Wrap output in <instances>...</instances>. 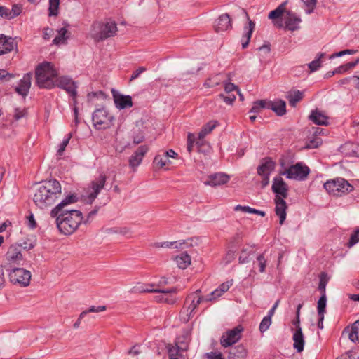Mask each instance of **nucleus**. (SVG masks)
I'll list each match as a JSON object with an SVG mask.
<instances>
[{
  "label": "nucleus",
  "instance_id": "1",
  "mask_svg": "<svg viewBox=\"0 0 359 359\" xmlns=\"http://www.w3.org/2000/svg\"><path fill=\"white\" fill-rule=\"evenodd\" d=\"M61 193V185L57 180L43 181L38 184L33 201L39 208L43 209L54 204Z\"/></svg>",
  "mask_w": 359,
  "mask_h": 359
},
{
  "label": "nucleus",
  "instance_id": "2",
  "mask_svg": "<svg viewBox=\"0 0 359 359\" xmlns=\"http://www.w3.org/2000/svg\"><path fill=\"white\" fill-rule=\"evenodd\" d=\"M55 217L59 231L65 235L74 232L83 219L81 212L77 210H65V212H61Z\"/></svg>",
  "mask_w": 359,
  "mask_h": 359
},
{
  "label": "nucleus",
  "instance_id": "3",
  "mask_svg": "<svg viewBox=\"0 0 359 359\" xmlns=\"http://www.w3.org/2000/svg\"><path fill=\"white\" fill-rule=\"evenodd\" d=\"M272 190L276 194L274 198L276 213L280 218V224H283L286 218L287 204L285 198L288 196V185L280 177H276L273 180Z\"/></svg>",
  "mask_w": 359,
  "mask_h": 359
},
{
  "label": "nucleus",
  "instance_id": "4",
  "mask_svg": "<svg viewBox=\"0 0 359 359\" xmlns=\"http://www.w3.org/2000/svg\"><path fill=\"white\" fill-rule=\"evenodd\" d=\"M35 74L37 85L40 88H52L56 86L57 72L50 62H45L39 65Z\"/></svg>",
  "mask_w": 359,
  "mask_h": 359
},
{
  "label": "nucleus",
  "instance_id": "5",
  "mask_svg": "<svg viewBox=\"0 0 359 359\" xmlns=\"http://www.w3.org/2000/svg\"><path fill=\"white\" fill-rule=\"evenodd\" d=\"M325 191L334 196H341L353 191V187L344 178L337 177L328 180L323 184Z\"/></svg>",
  "mask_w": 359,
  "mask_h": 359
},
{
  "label": "nucleus",
  "instance_id": "6",
  "mask_svg": "<svg viewBox=\"0 0 359 359\" xmlns=\"http://www.w3.org/2000/svg\"><path fill=\"white\" fill-rule=\"evenodd\" d=\"M117 32L116 24L114 22L101 23L99 22L93 23L90 35L95 41H103L113 36Z\"/></svg>",
  "mask_w": 359,
  "mask_h": 359
},
{
  "label": "nucleus",
  "instance_id": "7",
  "mask_svg": "<svg viewBox=\"0 0 359 359\" xmlns=\"http://www.w3.org/2000/svg\"><path fill=\"white\" fill-rule=\"evenodd\" d=\"M94 127L97 130L107 129L113 125L114 116L104 108L96 109L92 116Z\"/></svg>",
  "mask_w": 359,
  "mask_h": 359
},
{
  "label": "nucleus",
  "instance_id": "8",
  "mask_svg": "<svg viewBox=\"0 0 359 359\" xmlns=\"http://www.w3.org/2000/svg\"><path fill=\"white\" fill-rule=\"evenodd\" d=\"M150 287L139 289L140 292H158L161 293L155 297L156 302H164L168 304H173L177 300V288L173 287L170 290H163L158 288H154L155 285L152 284L149 285Z\"/></svg>",
  "mask_w": 359,
  "mask_h": 359
},
{
  "label": "nucleus",
  "instance_id": "9",
  "mask_svg": "<svg viewBox=\"0 0 359 359\" xmlns=\"http://www.w3.org/2000/svg\"><path fill=\"white\" fill-rule=\"evenodd\" d=\"M309 172V168L304 163L299 162L285 169L282 172V175H286L288 179L304 180L308 177Z\"/></svg>",
  "mask_w": 359,
  "mask_h": 359
},
{
  "label": "nucleus",
  "instance_id": "10",
  "mask_svg": "<svg viewBox=\"0 0 359 359\" xmlns=\"http://www.w3.org/2000/svg\"><path fill=\"white\" fill-rule=\"evenodd\" d=\"M106 180V175L101 174L90 182L87 191L88 196L86 199V203L90 204L94 201L100 191L104 188Z\"/></svg>",
  "mask_w": 359,
  "mask_h": 359
},
{
  "label": "nucleus",
  "instance_id": "11",
  "mask_svg": "<svg viewBox=\"0 0 359 359\" xmlns=\"http://www.w3.org/2000/svg\"><path fill=\"white\" fill-rule=\"evenodd\" d=\"M8 276L12 283L25 287L29 284L31 273L22 268H14L10 271Z\"/></svg>",
  "mask_w": 359,
  "mask_h": 359
},
{
  "label": "nucleus",
  "instance_id": "12",
  "mask_svg": "<svg viewBox=\"0 0 359 359\" xmlns=\"http://www.w3.org/2000/svg\"><path fill=\"white\" fill-rule=\"evenodd\" d=\"M56 86L65 90L72 98L76 104V97L77 95V83L68 76L57 77L55 80Z\"/></svg>",
  "mask_w": 359,
  "mask_h": 359
},
{
  "label": "nucleus",
  "instance_id": "13",
  "mask_svg": "<svg viewBox=\"0 0 359 359\" xmlns=\"http://www.w3.org/2000/svg\"><path fill=\"white\" fill-rule=\"evenodd\" d=\"M275 168V163L270 158H264L257 168V174L262 177L261 184L265 187L269 184V177Z\"/></svg>",
  "mask_w": 359,
  "mask_h": 359
},
{
  "label": "nucleus",
  "instance_id": "14",
  "mask_svg": "<svg viewBox=\"0 0 359 359\" xmlns=\"http://www.w3.org/2000/svg\"><path fill=\"white\" fill-rule=\"evenodd\" d=\"M192 242V238L181 242V269H187L191 263V255L194 254Z\"/></svg>",
  "mask_w": 359,
  "mask_h": 359
},
{
  "label": "nucleus",
  "instance_id": "15",
  "mask_svg": "<svg viewBox=\"0 0 359 359\" xmlns=\"http://www.w3.org/2000/svg\"><path fill=\"white\" fill-rule=\"evenodd\" d=\"M243 327L238 325L232 330L226 331L221 338V344L227 347L236 343L241 337Z\"/></svg>",
  "mask_w": 359,
  "mask_h": 359
},
{
  "label": "nucleus",
  "instance_id": "16",
  "mask_svg": "<svg viewBox=\"0 0 359 359\" xmlns=\"http://www.w3.org/2000/svg\"><path fill=\"white\" fill-rule=\"evenodd\" d=\"M300 18L295 13L288 11L285 13L283 21L282 22H276L278 27H285L290 31H294L299 28V23L301 22Z\"/></svg>",
  "mask_w": 359,
  "mask_h": 359
},
{
  "label": "nucleus",
  "instance_id": "17",
  "mask_svg": "<svg viewBox=\"0 0 359 359\" xmlns=\"http://www.w3.org/2000/svg\"><path fill=\"white\" fill-rule=\"evenodd\" d=\"M196 143L198 152L208 153L210 150V145L204 140V139L196 138L193 133H189L187 136V151L191 153Z\"/></svg>",
  "mask_w": 359,
  "mask_h": 359
},
{
  "label": "nucleus",
  "instance_id": "18",
  "mask_svg": "<svg viewBox=\"0 0 359 359\" xmlns=\"http://www.w3.org/2000/svg\"><path fill=\"white\" fill-rule=\"evenodd\" d=\"M229 180V176L224 173L218 172L210 175L203 179V183L205 185L216 187L224 184Z\"/></svg>",
  "mask_w": 359,
  "mask_h": 359
},
{
  "label": "nucleus",
  "instance_id": "19",
  "mask_svg": "<svg viewBox=\"0 0 359 359\" xmlns=\"http://www.w3.org/2000/svg\"><path fill=\"white\" fill-rule=\"evenodd\" d=\"M148 151V146H140L129 158L130 167H131L133 169H135L142 163L143 157L147 153Z\"/></svg>",
  "mask_w": 359,
  "mask_h": 359
},
{
  "label": "nucleus",
  "instance_id": "20",
  "mask_svg": "<svg viewBox=\"0 0 359 359\" xmlns=\"http://www.w3.org/2000/svg\"><path fill=\"white\" fill-rule=\"evenodd\" d=\"M201 291L198 290L187 297L184 304V309H187V311L191 314L201 302Z\"/></svg>",
  "mask_w": 359,
  "mask_h": 359
},
{
  "label": "nucleus",
  "instance_id": "21",
  "mask_svg": "<svg viewBox=\"0 0 359 359\" xmlns=\"http://www.w3.org/2000/svg\"><path fill=\"white\" fill-rule=\"evenodd\" d=\"M77 197L74 194H71L63 199L56 207H55L50 212L52 217L57 216L59 213L65 212V210H69L67 206L72 203L76 202Z\"/></svg>",
  "mask_w": 359,
  "mask_h": 359
},
{
  "label": "nucleus",
  "instance_id": "22",
  "mask_svg": "<svg viewBox=\"0 0 359 359\" xmlns=\"http://www.w3.org/2000/svg\"><path fill=\"white\" fill-rule=\"evenodd\" d=\"M112 94L114 103L117 108L123 109L133 106L132 98L130 95H123L115 90H112Z\"/></svg>",
  "mask_w": 359,
  "mask_h": 359
},
{
  "label": "nucleus",
  "instance_id": "23",
  "mask_svg": "<svg viewBox=\"0 0 359 359\" xmlns=\"http://www.w3.org/2000/svg\"><path fill=\"white\" fill-rule=\"evenodd\" d=\"M231 27V18L226 13L221 15L214 24V29L216 32L227 31Z\"/></svg>",
  "mask_w": 359,
  "mask_h": 359
},
{
  "label": "nucleus",
  "instance_id": "24",
  "mask_svg": "<svg viewBox=\"0 0 359 359\" xmlns=\"http://www.w3.org/2000/svg\"><path fill=\"white\" fill-rule=\"evenodd\" d=\"M32 82V74L28 73L23 76L20 81L18 86L15 88V91L20 95L25 97L29 92Z\"/></svg>",
  "mask_w": 359,
  "mask_h": 359
},
{
  "label": "nucleus",
  "instance_id": "25",
  "mask_svg": "<svg viewBox=\"0 0 359 359\" xmlns=\"http://www.w3.org/2000/svg\"><path fill=\"white\" fill-rule=\"evenodd\" d=\"M16 44L11 37L0 34V55L11 52Z\"/></svg>",
  "mask_w": 359,
  "mask_h": 359
},
{
  "label": "nucleus",
  "instance_id": "26",
  "mask_svg": "<svg viewBox=\"0 0 359 359\" xmlns=\"http://www.w3.org/2000/svg\"><path fill=\"white\" fill-rule=\"evenodd\" d=\"M292 333L293 347L298 353H301L304 350L305 344L302 329L294 330Z\"/></svg>",
  "mask_w": 359,
  "mask_h": 359
},
{
  "label": "nucleus",
  "instance_id": "27",
  "mask_svg": "<svg viewBox=\"0 0 359 359\" xmlns=\"http://www.w3.org/2000/svg\"><path fill=\"white\" fill-rule=\"evenodd\" d=\"M309 119L316 125L326 126L328 123V116L323 111L318 109L311 111Z\"/></svg>",
  "mask_w": 359,
  "mask_h": 359
},
{
  "label": "nucleus",
  "instance_id": "28",
  "mask_svg": "<svg viewBox=\"0 0 359 359\" xmlns=\"http://www.w3.org/2000/svg\"><path fill=\"white\" fill-rule=\"evenodd\" d=\"M348 334V337L351 341L358 343L359 341V320H356L351 327H346L343 332V334Z\"/></svg>",
  "mask_w": 359,
  "mask_h": 359
},
{
  "label": "nucleus",
  "instance_id": "29",
  "mask_svg": "<svg viewBox=\"0 0 359 359\" xmlns=\"http://www.w3.org/2000/svg\"><path fill=\"white\" fill-rule=\"evenodd\" d=\"M6 259L10 262H18L22 259V255L19 247L11 246L6 255Z\"/></svg>",
  "mask_w": 359,
  "mask_h": 359
},
{
  "label": "nucleus",
  "instance_id": "30",
  "mask_svg": "<svg viewBox=\"0 0 359 359\" xmlns=\"http://www.w3.org/2000/svg\"><path fill=\"white\" fill-rule=\"evenodd\" d=\"M233 285V280H227L222 283L216 290H215L211 294L210 297L208 300L215 299L221 297L224 292H227L229 289Z\"/></svg>",
  "mask_w": 359,
  "mask_h": 359
},
{
  "label": "nucleus",
  "instance_id": "31",
  "mask_svg": "<svg viewBox=\"0 0 359 359\" xmlns=\"http://www.w3.org/2000/svg\"><path fill=\"white\" fill-rule=\"evenodd\" d=\"M254 29L255 23L249 20L248 25L244 27V32L241 39L243 48H247Z\"/></svg>",
  "mask_w": 359,
  "mask_h": 359
},
{
  "label": "nucleus",
  "instance_id": "32",
  "mask_svg": "<svg viewBox=\"0 0 359 359\" xmlns=\"http://www.w3.org/2000/svg\"><path fill=\"white\" fill-rule=\"evenodd\" d=\"M257 248L255 245L246 244L245 245L241 252L239 256L240 263H246L248 262V257L256 251Z\"/></svg>",
  "mask_w": 359,
  "mask_h": 359
},
{
  "label": "nucleus",
  "instance_id": "33",
  "mask_svg": "<svg viewBox=\"0 0 359 359\" xmlns=\"http://www.w3.org/2000/svg\"><path fill=\"white\" fill-rule=\"evenodd\" d=\"M70 33L68 32L67 29L64 27L57 30V34L53 41L55 45H60L66 43L67 40L69 38Z\"/></svg>",
  "mask_w": 359,
  "mask_h": 359
},
{
  "label": "nucleus",
  "instance_id": "34",
  "mask_svg": "<svg viewBox=\"0 0 359 359\" xmlns=\"http://www.w3.org/2000/svg\"><path fill=\"white\" fill-rule=\"evenodd\" d=\"M269 104H270V106L268 107V109H272L273 111H275L278 115L282 116L285 114L286 110V104L285 102L283 100H277L274 102L269 101Z\"/></svg>",
  "mask_w": 359,
  "mask_h": 359
},
{
  "label": "nucleus",
  "instance_id": "35",
  "mask_svg": "<svg viewBox=\"0 0 359 359\" xmlns=\"http://www.w3.org/2000/svg\"><path fill=\"white\" fill-rule=\"evenodd\" d=\"M287 12H288V11H285L284 5L281 4L276 9L269 13V18L272 20H277L276 23L277 22H282L283 21L285 13Z\"/></svg>",
  "mask_w": 359,
  "mask_h": 359
},
{
  "label": "nucleus",
  "instance_id": "36",
  "mask_svg": "<svg viewBox=\"0 0 359 359\" xmlns=\"http://www.w3.org/2000/svg\"><path fill=\"white\" fill-rule=\"evenodd\" d=\"M172 163L170 159H169L163 152L162 154H158L156 155L154 159V164L158 168H163L166 165H169Z\"/></svg>",
  "mask_w": 359,
  "mask_h": 359
},
{
  "label": "nucleus",
  "instance_id": "37",
  "mask_svg": "<svg viewBox=\"0 0 359 359\" xmlns=\"http://www.w3.org/2000/svg\"><path fill=\"white\" fill-rule=\"evenodd\" d=\"M359 64V57L353 62H349L346 64L341 65L335 68V72L339 74H342L352 70L355 66Z\"/></svg>",
  "mask_w": 359,
  "mask_h": 359
},
{
  "label": "nucleus",
  "instance_id": "38",
  "mask_svg": "<svg viewBox=\"0 0 359 359\" xmlns=\"http://www.w3.org/2000/svg\"><path fill=\"white\" fill-rule=\"evenodd\" d=\"M217 124V121H210L205 124L199 132L197 138L204 139L207 135L210 133L215 128Z\"/></svg>",
  "mask_w": 359,
  "mask_h": 359
},
{
  "label": "nucleus",
  "instance_id": "39",
  "mask_svg": "<svg viewBox=\"0 0 359 359\" xmlns=\"http://www.w3.org/2000/svg\"><path fill=\"white\" fill-rule=\"evenodd\" d=\"M247 355L246 351L243 346H239L231 349L229 352V359H244Z\"/></svg>",
  "mask_w": 359,
  "mask_h": 359
},
{
  "label": "nucleus",
  "instance_id": "40",
  "mask_svg": "<svg viewBox=\"0 0 359 359\" xmlns=\"http://www.w3.org/2000/svg\"><path fill=\"white\" fill-rule=\"evenodd\" d=\"M169 359H179L180 346L178 342L175 341V344H168L166 345Z\"/></svg>",
  "mask_w": 359,
  "mask_h": 359
},
{
  "label": "nucleus",
  "instance_id": "41",
  "mask_svg": "<svg viewBox=\"0 0 359 359\" xmlns=\"http://www.w3.org/2000/svg\"><path fill=\"white\" fill-rule=\"evenodd\" d=\"M303 97L304 92L299 90H294L290 92L287 97L290 104L292 107H295L297 103L302 100Z\"/></svg>",
  "mask_w": 359,
  "mask_h": 359
},
{
  "label": "nucleus",
  "instance_id": "42",
  "mask_svg": "<svg viewBox=\"0 0 359 359\" xmlns=\"http://www.w3.org/2000/svg\"><path fill=\"white\" fill-rule=\"evenodd\" d=\"M270 106L269 100H261L253 102L252 107L250 111L251 113H259L264 109H268Z\"/></svg>",
  "mask_w": 359,
  "mask_h": 359
},
{
  "label": "nucleus",
  "instance_id": "43",
  "mask_svg": "<svg viewBox=\"0 0 359 359\" xmlns=\"http://www.w3.org/2000/svg\"><path fill=\"white\" fill-rule=\"evenodd\" d=\"M131 138L135 144H138L142 142L144 140V132L142 131L139 128L135 127L132 130Z\"/></svg>",
  "mask_w": 359,
  "mask_h": 359
},
{
  "label": "nucleus",
  "instance_id": "44",
  "mask_svg": "<svg viewBox=\"0 0 359 359\" xmlns=\"http://www.w3.org/2000/svg\"><path fill=\"white\" fill-rule=\"evenodd\" d=\"M323 143L322 139L316 135H312L309 137L306 142V147L307 149H315L318 147Z\"/></svg>",
  "mask_w": 359,
  "mask_h": 359
},
{
  "label": "nucleus",
  "instance_id": "45",
  "mask_svg": "<svg viewBox=\"0 0 359 359\" xmlns=\"http://www.w3.org/2000/svg\"><path fill=\"white\" fill-rule=\"evenodd\" d=\"M325 53H324L318 54L316 58L309 64V68L311 72L316 71L320 67L323 62L322 59L325 57Z\"/></svg>",
  "mask_w": 359,
  "mask_h": 359
},
{
  "label": "nucleus",
  "instance_id": "46",
  "mask_svg": "<svg viewBox=\"0 0 359 359\" xmlns=\"http://www.w3.org/2000/svg\"><path fill=\"white\" fill-rule=\"evenodd\" d=\"M336 359H359V348L348 351Z\"/></svg>",
  "mask_w": 359,
  "mask_h": 359
},
{
  "label": "nucleus",
  "instance_id": "47",
  "mask_svg": "<svg viewBox=\"0 0 359 359\" xmlns=\"http://www.w3.org/2000/svg\"><path fill=\"white\" fill-rule=\"evenodd\" d=\"M60 0H49V16H56L58 14Z\"/></svg>",
  "mask_w": 359,
  "mask_h": 359
},
{
  "label": "nucleus",
  "instance_id": "48",
  "mask_svg": "<svg viewBox=\"0 0 359 359\" xmlns=\"http://www.w3.org/2000/svg\"><path fill=\"white\" fill-rule=\"evenodd\" d=\"M327 298L326 295H321L318 302V316L325 315L326 309Z\"/></svg>",
  "mask_w": 359,
  "mask_h": 359
},
{
  "label": "nucleus",
  "instance_id": "49",
  "mask_svg": "<svg viewBox=\"0 0 359 359\" xmlns=\"http://www.w3.org/2000/svg\"><path fill=\"white\" fill-rule=\"evenodd\" d=\"M256 263L258 265L259 272L263 273L266 266V259L264 257V253L260 254L257 257V261L254 262V264H256Z\"/></svg>",
  "mask_w": 359,
  "mask_h": 359
},
{
  "label": "nucleus",
  "instance_id": "50",
  "mask_svg": "<svg viewBox=\"0 0 359 359\" xmlns=\"http://www.w3.org/2000/svg\"><path fill=\"white\" fill-rule=\"evenodd\" d=\"M22 10V6L20 4L13 5L11 10L8 8V14L10 16L8 17V20L13 19L18 15H19L21 13Z\"/></svg>",
  "mask_w": 359,
  "mask_h": 359
},
{
  "label": "nucleus",
  "instance_id": "51",
  "mask_svg": "<svg viewBox=\"0 0 359 359\" xmlns=\"http://www.w3.org/2000/svg\"><path fill=\"white\" fill-rule=\"evenodd\" d=\"M108 233H120L122 235H130L133 231L132 229L129 227L124 226L121 227L117 229H108L106 230Z\"/></svg>",
  "mask_w": 359,
  "mask_h": 359
},
{
  "label": "nucleus",
  "instance_id": "52",
  "mask_svg": "<svg viewBox=\"0 0 359 359\" xmlns=\"http://www.w3.org/2000/svg\"><path fill=\"white\" fill-rule=\"evenodd\" d=\"M271 324V317L267 316H265L260 325H259V330L261 332H264L265 331H266L269 327H270Z\"/></svg>",
  "mask_w": 359,
  "mask_h": 359
},
{
  "label": "nucleus",
  "instance_id": "53",
  "mask_svg": "<svg viewBox=\"0 0 359 359\" xmlns=\"http://www.w3.org/2000/svg\"><path fill=\"white\" fill-rule=\"evenodd\" d=\"M72 137V133H69L68 136L66 139L63 140V141L60 144L59 149L57 150V155L62 156L63 154L64 151L65 150L66 147L68 145L69 140Z\"/></svg>",
  "mask_w": 359,
  "mask_h": 359
},
{
  "label": "nucleus",
  "instance_id": "54",
  "mask_svg": "<svg viewBox=\"0 0 359 359\" xmlns=\"http://www.w3.org/2000/svg\"><path fill=\"white\" fill-rule=\"evenodd\" d=\"M219 97L227 104H232L236 100V94H220Z\"/></svg>",
  "mask_w": 359,
  "mask_h": 359
},
{
  "label": "nucleus",
  "instance_id": "55",
  "mask_svg": "<svg viewBox=\"0 0 359 359\" xmlns=\"http://www.w3.org/2000/svg\"><path fill=\"white\" fill-rule=\"evenodd\" d=\"M238 93V90L237 86H236L233 83H228L225 84L224 86V93L226 94H235Z\"/></svg>",
  "mask_w": 359,
  "mask_h": 359
},
{
  "label": "nucleus",
  "instance_id": "56",
  "mask_svg": "<svg viewBox=\"0 0 359 359\" xmlns=\"http://www.w3.org/2000/svg\"><path fill=\"white\" fill-rule=\"evenodd\" d=\"M359 242V229L356 230L353 234H351L350 240L347 243L348 248L353 247L357 243Z\"/></svg>",
  "mask_w": 359,
  "mask_h": 359
},
{
  "label": "nucleus",
  "instance_id": "57",
  "mask_svg": "<svg viewBox=\"0 0 359 359\" xmlns=\"http://www.w3.org/2000/svg\"><path fill=\"white\" fill-rule=\"evenodd\" d=\"M183 341H181V351H187L188 348V345L190 341V333L189 332H187L186 334L183 336Z\"/></svg>",
  "mask_w": 359,
  "mask_h": 359
},
{
  "label": "nucleus",
  "instance_id": "58",
  "mask_svg": "<svg viewBox=\"0 0 359 359\" xmlns=\"http://www.w3.org/2000/svg\"><path fill=\"white\" fill-rule=\"evenodd\" d=\"M180 243L178 241H165L163 242V248H179Z\"/></svg>",
  "mask_w": 359,
  "mask_h": 359
},
{
  "label": "nucleus",
  "instance_id": "59",
  "mask_svg": "<svg viewBox=\"0 0 359 359\" xmlns=\"http://www.w3.org/2000/svg\"><path fill=\"white\" fill-rule=\"evenodd\" d=\"M298 329H302L300 326V318H295L292 320L290 330L292 332H294V330H297Z\"/></svg>",
  "mask_w": 359,
  "mask_h": 359
},
{
  "label": "nucleus",
  "instance_id": "60",
  "mask_svg": "<svg viewBox=\"0 0 359 359\" xmlns=\"http://www.w3.org/2000/svg\"><path fill=\"white\" fill-rule=\"evenodd\" d=\"M206 359H224L222 354L218 352H210L205 355Z\"/></svg>",
  "mask_w": 359,
  "mask_h": 359
},
{
  "label": "nucleus",
  "instance_id": "61",
  "mask_svg": "<svg viewBox=\"0 0 359 359\" xmlns=\"http://www.w3.org/2000/svg\"><path fill=\"white\" fill-rule=\"evenodd\" d=\"M146 70L145 67H140L138 69H137L135 71L133 72V74L131 75L130 80H135L137 78L139 77V76L143 73Z\"/></svg>",
  "mask_w": 359,
  "mask_h": 359
},
{
  "label": "nucleus",
  "instance_id": "62",
  "mask_svg": "<svg viewBox=\"0 0 359 359\" xmlns=\"http://www.w3.org/2000/svg\"><path fill=\"white\" fill-rule=\"evenodd\" d=\"M141 351L140 348V346L135 345L133 346L128 351L129 355H132L133 356H136L141 353Z\"/></svg>",
  "mask_w": 359,
  "mask_h": 359
},
{
  "label": "nucleus",
  "instance_id": "63",
  "mask_svg": "<svg viewBox=\"0 0 359 359\" xmlns=\"http://www.w3.org/2000/svg\"><path fill=\"white\" fill-rule=\"evenodd\" d=\"M27 225L31 229H34L36 226V222L34 219L33 214H30L27 217Z\"/></svg>",
  "mask_w": 359,
  "mask_h": 359
},
{
  "label": "nucleus",
  "instance_id": "64",
  "mask_svg": "<svg viewBox=\"0 0 359 359\" xmlns=\"http://www.w3.org/2000/svg\"><path fill=\"white\" fill-rule=\"evenodd\" d=\"M53 29L49 27H46L43 29V39L48 40L53 34Z\"/></svg>",
  "mask_w": 359,
  "mask_h": 359
}]
</instances>
